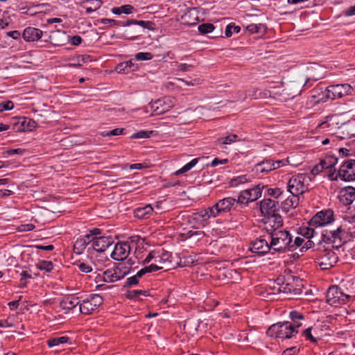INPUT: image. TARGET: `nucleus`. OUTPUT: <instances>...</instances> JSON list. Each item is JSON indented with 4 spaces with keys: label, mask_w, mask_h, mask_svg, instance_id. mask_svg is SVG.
<instances>
[{
    "label": "nucleus",
    "mask_w": 355,
    "mask_h": 355,
    "mask_svg": "<svg viewBox=\"0 0 355 355\" xmlns=\"http://www.w3.org/2000/svg\"><path fill=\"white\" fill-rule=\"evenodd\" d=\"M18 314L10 315L6 319L0 320V327L1 328H17L19 323Z\"/></svg>",
    "instance_id": "nucleus-29"
},
{
    "label": "nucleus",
    "mask_w": 355,
    "mask_h": 355,
    "mask_svg": "<svg viewBox=\"0 0 355 355\" xmlns=\"http://www.w3.org/2000/svg\"><path fill=\"white\" fill-rule=\"evenodd\" d=\"M156 257L157 258H156L155 263L158 264V266H162L163 268L171 266L172 255L169 252L164 250H157Z\"/></svg>",
    "instance_id": "nucleus-23"
},
{
    "label": "nucleus",
    "mask_w": 355,
    "mask_h": 355,
    "mask_svg": "<svg viewBox=\"0 0 355 355\" xmlns=\"http://www.w3.org/2000/svg\"><path fill=\"white\" fill-rule=\"evenodd\" d=\"M103 303V297L99 294H89L80 300V312L85 315L92 314Z\"/></svg>",
    "instance_id": "nucleus-7"
},
{
    "label": "nucleus",
    "mask_w": 355,
    "mask_h": 355,
    "mask_svg": "<svg viewBox=\"0 0 355 355\" xmlns=\"http://www.w3.org/2000/svg\"><path fill=\"white\" fill-rule=\"evenodd\" d=\"M198 158L193 159L191 162H189V163L185 164L182 168H181L180 169L177 171L175 172V174L177 175H179L183 174V173L189 171V170H191L193 167H194L196 166V164L198 163Z\"/></svg>",
    "instance_id": "nucleus-36"
},
{
    "label": "nucleus",
    "mask_w": 355,
    "mask_h": 355,
    "mask_svg": "<svg viewBox=\"0 0 355 355\" xmlns=\"http://www.w3.org/2000/svg\"><path fill=\"white\" fill-rule=\"evenodd\" d=\"M69 340L70 338L67 336L55 337L49 338L46 341V343L49 347H53L61 344L67 343L69 341Z\"/></svg>",
    "instance_id": "nucleus-31"
},
{
    "label": "nucleus",
    "mask_w": 355,
    "mask_h": 355,
    "mask_svg": "<svg viewBox=\"0 0 355 355\" xmlns=\"http://www.w3.org/2000/svg\"><path fill=\"white\" fill-rule=\"evenodd\" d=\"M261 196V190L259 187L242 191L237 198L239 204L247 205L249 202H253Z\"/></svg>",
    "instance_id": "nucleus-14"
},
{
    "label": "nucleus",
    "mask_w": 355,
    "mask_h": 355,
    "mask_svg": "<svg viewBox=\"0 0 355 355\" xmlns=\"http://www.w3.org/2000/svg\"><path fill=\"white\" fill-rule=\"evenodd\" d=\"M349 295L344 294L336 286H331L327 293V301L331 306L345 304L349 301Z\"/></svg>",
    "instance_id": "nucleus-11"
},
{
    "label": "nucleus",
    "mask_w": 355,
    "mask_h": 355,
    "mask_svg": "<svg viewBox=\"0 0 355 355\" xmlns=\"http://www.w3.org/2000/svg\"><path fill=\"white\" fill-rule=\"evenodd\" d=\"M324 171V166H322V163L320 162L319 164H316L311 170V173L313 175H316L319 174L320 173Z\"/></svg>",
    "instance_id": "nucleus-62"
},
{
    "label": "nucleus",
    "mask_w": 355,
    "mask_h": 355,
    "mask_svg": "<svg viewBox=\"0 0 355 355\" xmlns=\"http://www.w3.org/2000/svg\"><path fill=\"white\" fill-rule=\"evenodd\" d=\"M37 268L40 270H45L49 272L53 269V264L51 261L43 260L38 262Z\"/></svg>",
    "instance_id": "nucleus-37"
},
{
    "label": "nucleus",
    "mask_w": 355,
    "mask_h": 355,
    "mask_svg": "<svg viewBox=\"0 0 355 355\" xmlns=\"http://www.w3.org/2000/svg\"><path fill=\"white\" fill-rule=\"evenodd\" d=\"M130 272V268L123 263H118L113 268H108L103 273V281L113 283L124 278Z\"/></svg>",
    "instance_id": "nucleus-8"
},
{
    "label": "nucleus",
    "mask_w": 355,
    "mask_h": 355,
    "mask_svg": "<svg viewBox=\"0 0 355 355\" xmlns=\"http://www.w3.org/2000/svg\"><path fill=\"white\" fill-rule=\"evenodd\" d=\"M43 31L39 28L28 26L26 28L22 33V37L26 42H35L42 38Z\"/></svg>",
    "instance_id": "nucleus-21"
},
{
    "label": "nucleus",
    "mask_w": 355,
    "mask_h": 355,
    "mask_svg": "<svg viewBox=\"0 0 355 355\" xmlns=\"http://www.w3.org/2000/svg\"><path fill=\"white\" fill-rule=\"evenodd\" d=\"M124 129L123 128H115L112 130L108 131L103 134V136L109 137V136H115V135H120L123 133Z\"/></svg>",
    "instance_id": "nucleus-57"
},
{
    "label": "nucleus",
    "mask_w": 355,
    "mask_h": 355,
    "mask_svg": "<svg viewBox=\"0 0 355 355\" xmlns=\"http://www.w3.org/2000/svg\"><path fill=\"white\" fill-rule=\"evenodd\" d=\"M299 202L300 196L292 195L291 196H288L282 202V208L284 211L287 212L291 209L297 207V206L299 205Z\"/></svg>",
    "instance_id": "nucleus-26"
},
{
    "label": "nucleus",
    "mask_w": 355,
    "mask_h": 355,
    "mask_svg": "<svg viewBox=\"0 0 355 355\" xmlns=\"http://www.w3.org/2000/svg\"><path fill=\"white\" fill-rule=\"evenodd\" d=\"M296 327L290 322H278L271 325L266 331L268 336L288 339L297 334Z\"/></svg>",
    "instance_id": "nucleus-3"
},
{
    "label": "nucleus",
    "mask_w": 355,
    "mask_h": 355,
    "mask_svg": "<svg viewBox=\"0 0 355 355\" xmlns=\"http://www.w3.org/2000/svg\"><path fill=\"white\" fill-rule=\"evenodd\" d=\"M115 70L118 73H128L130 71L127 68V63H125V62L118 64L115 67Z\"/></svg>",
    "instance_id": "nucleus-56"
},
{
    "label": "nucleus",
    "mask_w": 355,
    "mask_h": 355,
    "mask_svg": "<svg viewBox=\"0 0 355 355\" xmlns=\"http://www.w3.org/2000/svg\"><path fill=\"white\" fill-rule=\"evenodd\" d=\"M290 317H291V320L293 321V322H294L293 325L296 327V329L298 328L301 325L300 323H298V321L303 320L304 318V316L302 313H301L297 311H292L290 313Z\"/></svg>",
    "instance_id": "nucleus-38"
},
{
    "label": "nucleus",
    "mask_w": 355,
    "mask_h": 355,
    "mask_svg": "<svg viewBox=\"0 0 355 355\" xmlns=\"http://www.w3.org/2000/svg\"><path fill=\"white\" fill-rule=\"evenodd\" d=\"M338 198L344 205H351L355 200V188L353 187L343 188L340 191Z\"/></svg>",
    "instance_id": "nucleus-20"
},
{
    "label": "nucleus",
    "mask_w": 355,
    "mask_h": 355,
    "mask_svg": "<svg viewBox=\"0 0 355 355\" xmlns=\"http://www.w3.org/2000/svg\"><path fill=\"white\" fill-rule=\"evenodd\" d=\"M153 207L150 205H146L135 209L134 214L136 218L144 219L148 218L153 214Z\"/></svg>",
    "instance_id": "nucleus-27"
},
{
    "label": "nucleus",
    "mask_w": 355,
    "mask_h": 355,
    "mask_svg": "<svg viewBox=\"0 0 355 355\" xmlns=\"http://www.w3.org/2000/svg\"><path fill=\"white\" fill-rule=\"evenodd\" d=\"M261 214L266 217L277 214L279 204L272 199H264L260 203Z\"/></svg>",
    "instance_id": "nucleus-17"
},
{
    "label": "nucleus",
    "mask_w": 355,
    "mask_h": 355,
    "mask_svg": "<svg viewBox=\"0 0 355 355\" xmlns=\"http://www.w3.org/2000/svg\"><path fill=\"white\" fill-rule=\"evenodd\" d=\"M311 330L312 329L311 327L307 328L304 331L303 335L304 336L306 340H309L312 343H316L317 339L312 335Z\"/></svg>",
    "instance_id": "nucleus-55"
},
{
    "label": "nucleus",
    "mask_w": 355,
    "mask_h": 355,
    "mask_svg": "<svg viewBox=\"0 0 355 355\" xmlns=\"http://www.w3.org/2000/svg\"><path fill=\"white\" fill-rule=\"evenodd\" d=\"M153 134V131L148 130H140L137 132L134 133L132 136V139H144L149 138Z\"/></svg>",
    "instance_id": "nucleus-43"
},
{
    "label": "nucleus",
    "mask_w": 355,
    "mask_h": 355,
    "mask_svg": "<svg viewBox=\"0 0 355 355\" xmlns=\"http://www.w3.org/2000/svg\"><path fill=\"white\" fill-rule=\"evenodd\" d=\"M215 27L212 24L205 23L202 24L198 26V31L202 34H207L212 32L214 30Z\"/></svg>",
    "instance_id": "nucleus-41"
},
{
    "label": "nucleus",
    "mask_w": 355,
    "mask_h": 355,
    "mask_svg": "<svg viewBox=\"0 0 355 355\" xmlns=\"http://www.w3.org/2000/svg\"><path fill=\"white\" fill-rule=\"evenodd\" d=\"M175 103L174 98L165 96L162 98L157 99L149 104L154 115H160L171 109Z\"/></svg>",
    "instance_id": "nucleus-9"
},
{
    "label": "nucleus",
    "mask_w": 355,
    "mask_h": 355,
    "mask_svg": "<svg viewBox=\"0 0 355 355\" xmlns=\"http://www.w3.org/2000/svg\"><path fill=\"white\" fill-rule=\"evenodd\" d=\"M305 242V239L304 238L297 236L294 241H293V236H291V249L290 251L293 252L297 248H300L304 245Z\"/></svg>",
    "instance_id": "nucleus-40"
},
{
    "label": "nucleus",
    "mask_w": 355,
    "mask_h": 355,
    "mask_svg": "<svg viewBox=\"0 0 355 355\" xmlns=\"http://www.w3.org/2000/svg\"><path fill=\"white\" fill-rule=\"evenodd\" d=\"M265 230L270 235L272 232L282 230L283 220L282 216L277 214L265 218Z\"/></svg>",
    "instance_id": "nucleus-16"
},
{
    "label": "nucleus",
    "mask_w": 355,
    "mask_h": 355,
    "mask_svg": "<svg viewBox=\"0 0 355 355\" xmlns=\"http://www.w3.org/2000/svg\"><path fill=\"white\" fill-rule=\"evenodd\" d=\"M14 107V103L11 101H6L0 103V112L6 110H11Z\"/></svg>",
    "instance_id": "nucleus-49"
},
{
    "label": "nucleus",
    "mask_w": 355,
    "mask_h": 355,
    "mask_svg": "<svg viewBox=\"0 0 355 355\" xmlns=\"http://www.w3.org/2000/svg\"><path fill=\"white\" fill-rule=\"evenodd\" d=\"M250 249L252 252L258 254H265L272 250L268 240L261 237L252 241Z\"/></svg>",
    "instance_id": "nucleus-18"
},
{
    "label": "nucleus",
    "mask_w": 355,
    "mask_h": 355,
    "mask_svg": "<svg viewBox=\"0 0 355 355\" xmlns=\"http://www.w3.org/2000/svg\"><path fill=\"white\" fill-rule=\"evenodd\" d=\"M133 24L139 25L141 27H143L144 28L150 29L151 26L153 24L152 21H142V20L138 21L136 19H130V20L126 21L125 23H123V26H128L133 25Z\"/></svg>",
    "instance_id": "nucleus-32"
},
{
    "label": "nucleus",
    "mask_w": 355,
    "mask_h": 355,
    "mask_svg": "<svg viewBox=\"0 0 355 355\" xmlns=\"http://www.w3.org/2000/svg\"><path fill=\"white\" fill-rule=\"evenodd\" d=\"M156 255H157V250L151 251L150 252L148 253V254L144 259V261H142V264L148 263L153 260H154V261L155 262L156 258H157V257H156Z\"/></svg>",
    "instance_id": "nucleus-51"
},
{
    "label": "nucleus",
    "mask_w": 355,
    "mask_h": 355,
    "mask_svg": "<svg viewBox=\"0 0 355 355\" xmlns=\"http://www.w3.org/2000/svg\"><path fill=\"white\" fill-rule=\"evenodd\" d=\"M153 58L152 53L148 52H139L135 55L136 60H149Z\"/></svg>",
    "instance_id": "nucleus-47"
},
{
    "label": "nucleus",
    "mask_w": 355,
    "mask_h": 355,
    "mask_svg": "<svg viewBox=\"0 0 355 355\" xmlns=\"http://www.w3.org/2000/svg\"><path fill=\"white\" fill-rule=\"evenodd\" d=\"M327 171V176L330 180H337L339 178L338 172L336 173V170L334 168L325 169Z\"/></svg>",
    "instance_id": "nucleus-50"
},
{
    "label": "nucleus",
    "mask_w": 355,
    "mask_h": 355,
    "mask_svg": "<svg viewBox=\"0 0 355 355\" xmlns=\"http://www.w3.org/2000/svg\"><path fill=\"white\" fill-rule=\"evenodd\" d=\"M207 211L209 214V218L211 216L216 217L219 213H220L219 209L216 208V204L214 206L207 208Z\"/></svg>",
    "instance_id": "nucleus-61"
},
{
    "label": "nucleus",
    "mask_w": 355,
    "mask_h": 355,
    "mask_svg": "<svg viewBox=\"0 0 355 355\" xmlns=\"http://www.w3.org/2000/svg\"><path fill=\"white\" fill-rule=\"evenodd\" d=\"M334 211L330 209H324L316 213L310 220L309 224L313 227H323L331 224L334 220Z\"/></svg>",
    "instance_id": "nucleus-10"
},
{
    "label": "nucleus",
    "mask_w": 355,
    "mask_h": 355,
    "mask_svg": "<svg viewBox=\"0 0 355 355\" xmlns=\"http://www.w3.org/2000/svg\"><path fill=\"white\" fill-rule=\"evenodd\" d=\"M26 124V128L28 130H32L36 127V122L32 119H25L23 121V125Z\"/></svg>",
    "instance_id": "nucleus-64"
},
{
    "label": "nucleus",
    "mask_w": 355,
    "mask_h": 355,
    "mask_svg": "<svg viewBox=\"0 0 355 355\" xmlns=\"http://www.w3.org/2000/svg\"><path fill=\"white\" fill-rule=\"evenodd\" d=\"M308 240L304 242V245L302 246V248L300 249V251L301 252H305L307 250L311 248L314 245V242L310 240L309 239H307Z\"/></svg>",
    "instance_id": "nucleus-60"
},
{
    "label": "nucleus",
    "mask_w": 355,
    "mask_h": 355,
    "mask_svg": "<svg viewBox=\"0 0 355 355\" xmlns=\"http://www.w3.org/2000/svg\"><path fill=\"white\" fill-rule=\"evenodd\" d=\"M270 246L272 248V253L286 252L290 251L291 243V234L289 231L286 230H280L275 232H272L269 235Z\"/></svg>",
    "instance_id": "nucleus-1"
},
{
    "label": "nucleus",
    "mask_w": 355,
    "mask_h": 355,
    "mask_svg": "<svg viewBox=\"0 0 355 355\" xmlns=\"http://www.w3.org/2000/svg\"><path fill=\"white\" fill-rule=\"evenodd\" d=\"M338 261L337 254L329 246H322L317 253V262L322 270H328L334 267Z\"/></svg>",
    "instance_id": "nucleus-5"
},
{
    "label": "nucleus",
    "mask_w": 355,
    "mask_h": 355,
    "mask_svg": "<svg viewBox=\"0 0 355 355\" xmlns=\"http://www.w3.org/2000/svg\"><path fill=\"white\" fill-rule=\"evenodd\" d=\"M346 231L339 226L334 230H324L321 234L320 242L331 245L333 249H339L346 242Z\"/></svg>",
    "instance_id": "nucleus-2"
},
{
    "label": "nucleus",
    "mask_w": 355,
    "mask_h": 355,
    "mask_svg": "<svg viewBox=\"0 0 355 355\" xmlns=\"http://www.w3.org/2000/svg\"><path fill=\"white\" fill-rule=\"evenodd\" d=\"M354 89L349 84H338L327 87L322 92L321 100L341 98L345 96L352 95Z\"/></svg>",
    "instance_id": "nucleus-6"
},
{
    "label": "nucleus",
    "mask_w": 355,
    "mask_h": 355,
    "mask_svg": "<svg viewBox=\"0 0 355 355\" xmlns=\"http://www.w3.org/2000/svg\"><path fill=\"white\" fill-rule=\"evenodd\" d=\"M101 233L100 229L94 228L89 231V233L86 234L87 236H89L91 241H93L94 239L98 238Z\"/></svg>",
    "instance_id": "nucleus-53"
},
{
    "label": "nucleus",
    "mask_w": 355,
    "mask_h": 355,
    "mask_svg": "<svg viewBox=\"0 0 355 355\" xmlns=\"http://www.w3.org/2000/svg\"><path fill=\"white\" fill-rule=\"evenodd\" d=\"M135 10V8L129 4L123 5L121 6V14L129 15L131 14Z\"/></svg>",
    "instance_id": "nucleus-59"
},
{
    "label": "nucleus",
    "mask_w": 355,
    "mask_h": 355,
    "mask_svg": "<svg viewBox=\"0 0 355 355\" xmlns=\"http://www.w3.org/2000/svg\"><path fill=\"white\" fill-rule=\"evenodd\" d=\"M99 21L101 24H102L103 25H107L109 26H123V24H121L120 21H116L115 19H112L103 18V19H101Z\"/></svg>",
    "instance_id": "nucleus-46"
},
{
    "label": "nucleus",
    "mask_w": 355,
    "mask_h": 355,
    "mask_svg": "<svg viewBox=\"0 0 355 355\" xmlns=\"http://www.w3.org/2000/svg\"><path fill=\"white\" fill-rule=\"evenodd\" d=\"M295 289L293 288V286L289 283L282 284V285L277 286V293H283L286 294L291 293Z\"/></svg>",
    "instance_id": "nucleus-42"
},
{
    "label": "nucleus",
    "mask_w": 355,
    "mask_h": 355,
    "mask_svg": "<svg viewBox=\"0 0 355 355\" xmlns=\"http://www.w3.org/2000/svg\"><path fill=\"white\" fill-rule=\"evenodd\" d=\"M198 158L193 159L191 162H189V163L185 164L182 168H181L180 169L177 171L175 172V174L177 175H179L183 174V173L189 171V170H191L193 167H194L196 166V164L198 163Z\"/></svg>",
    "instance_id": "nucleus-34"
},
{
    "label": "nucleus",
    "mask_w": 355,
    "mask_h": 355,
    "mask_svg": "<svg viewBox=\"0 0 355 355\" xmlns=\"http://www.w3.org/2000/svg\"><path fill=\"white\" fill-rule=\"evenodd\" d=\"M311 227H304L300 229V234L306 239H311L313 237L315 234V230Z\"/></svg>",
    "instance_id": "nucleus-44"
},
{
    "label": "nucleus",
    "mask_w": 355,
    "mask_h": 355,
    "mask_svg": "<svg viewBox=\"0 0 355 355\" xmlns=\"http://www.w3.org/2000/svg\"><path fill=\"white\" fill-rule=\"evenodd\" d=\"M238 204L239 202H237V199L227 197L218 200L216 203V208L219 209L220 212H228Z\"/></svg>",
    "instance_id": "nucleus-22"
},
{
    "label": "nucleus",
    "mask_w": 355,
    "mask_h": 355,
    "mask_svg": "<svg viewBox=\"0 0 355 355\" xmlns=\"http://www.w3.org/2000/svg\"><path fill=\"white\" fill-rule=\"evenodd\" d=\"M92 243L89 236H87L86 235L82 238L78 239L74 245H73V250L77 254H81L86 248V247Z\"/></svg>",
    "instance_id": "nucleus-28"
},
{
    "label": "nucleus",
    "mask_w": 355,
    "mask_h": 355,
    "mask_svg": "<svg viewBox=\"0 0 355 355\" xmlns=\"http://www.w3.org/2000/svg\"><path fill=\"white\" fill-rule=\"evenodd\" d=\"M338 175L345 182L355 180V159L345 160L338 170Z\"/></svg>",
    "instance_id": "nucleus-13"
},
{
    "label": "nucleus",
    "mask_w": 355,
    "mask_h": 355,
    "mask_svg": "<svg viewBox=\"0 0 355 355\" xmlns=\"http://www.w3.org/2000/svg\"><path fill=\"white\" fill-rule=\"evenodd\" d=\"M232 29H234V33H239L241 31V28L239 26H235L234 24H230L226 26L225 34L227 37H230L232 35Z\"/></svg>",
    "instance_id": "nucleus-45"
},
{
    "label": "nucleus",
    "mask_w": 355,
    "mask_h": 355,
    "mask_svg": "<svg viewBox=\"0 0 355 355\" xmlns=\"http://www.w3.org/2000/svg\"><path fill=\"white\" fill-rule=\"evenodd\" d=\"M318 128L326 131H329L332 134H334L335 130L338 128V123L336 122L334 116H328L325 121H323L318 125Z\"/></svg>",
    "instance_id": "nucleus-25"
},
{
    "label": "nucleus",
    "mask_w": 355,
    "mask_h": 355,
    "mask_svg": "<svg viewBox=\"0 0 355 355\" xmlns=\"http://www.w3.org/2000/svg\"><path fill=\"white\" fill-rule=\"evenodd\" d=\"M130 252V245L128 242H118L111 253V257L116 261L125 259Z\"/></svg>",
    "instance_id": "nucleus-15"
},
{
    "label": "nucleus",
    "mask_w": 355,
    "mask_h": 355,
    "mask_svg": "<svg viewBox=\"0 0 355 355\" xmlns=\"http://www.w3.org/2000/svg\"><path fill=\"white\" fill-rule=\"evenodd\" d=\"M263 28H264V26L261 24H251L246 27V29L251 33H257L260 32Z\"/></svg>",
    "instance_id": "nucleus-48"
},
{
    "label": "nucleus",
    "mask_w": 355,
    "mask_h": 355,
    "mask_svg": "<svg viewBox=\"0 0 355 355\" xmlns=\"http://www.w3.org/2000/svg\"><path fill=\"white\" fill-rule=\"evenodd\" d=\"M80 300L79 297H75L73 295H69L65 297L60 302V306L63 309L71 310L74 309L77 305L80 306Z\"/></svg>",
    "instance_id": "nucleus-24"
},
{
    "label": "nucleus",
    "mask_w": 355,
    "mask_h": 355,
    "mask_svg": "<svg viewBox=\"0 0 355 355\" xmlns=\"http://www.w3.org/2000/svg\"><path fill=\"white\" fill-rule=\"evenodd\" d=\"M139 277H137V275L130 277L126 279L125 287H130L132 286L137 285L139 283Z\"/></svg>",
    "instance_id": "nucleus-52"
},
{
    "label": "nucleus",
    "mask_w": 355,
    "mask_h": 355,
    "mask_svg": "<svg viewBox=\"0 0 355 355\" xmlns=\"http://www.w3.org/2000/svg\"><path fill=\"white\" fill-rule=\"evenodd\" d=\"M141 295L146 297L149 295V293L147 291L142 290L129 291L126 293V297L130 300H142Z\"/></svg>",
    "instance_id": "nucleus-30"
},
{
    "label": "nucleus",
    "mask_w": 355,
    "mask_h": 355,
    "mask_svg": "<svg viewBox=\"0 0 355 355\" xmlns=\"http://www.w3.org/2000/svg\"><path fill=\"white\" fill-rule=\"evenodd\" d=\"M310 180L305 173L293 175L288 182V191L292 195L300 196L308 191V182Z\"/></svg>",
    "instance_id": "nucleus-4"
},
{
    "label": "nucleus",
    "mask_w": 355,
    "mask_h": 355,
    "mask_svg": "<svg viewBox=\"0 0 355 355\" xmlns=\"http://www.w3.org/2000/svg\"><path fill=\"white\" fill-rule=\"evenodd\" d=\"M238 139V135L235 134H231L227 135L225 137H222L218 139V142L220 144H231L235 142Z\"/></svg>",
    "instance_id": "nucleus-39"
},
{
    "label": "nucleus",
    "mask_w": 355,
    "mask_h": 355,
    "mask_svg": "<svg viewBox=\"0 0 355 355\" xmlns=\"http://www.w3.org/2000/svg\"><path fill=\"white\" fill-rule=\"evenodd\" d=\"M78 268L80 270V271L85 273H88L92 271V266L85 263H80V264H78Z\"/></svg>",
    "instance_id": "nucleus-63"
},
{
    "label": "nucleus",
    "mask_w": 355,
    "mask_h": 355,
    "mask_svg": "<svg viewBox=\"0 0 355 355\" xmlns=\"http://www.w3.org/2000/svg\"><path fill=\"white\" fill-rule=\"evenodd\" d=\"M113 243L114 240L112 236H99L92 241V245L94 250L97 252H104L107 248L113 244Z\"/></svg>",
    "instance_id": "nucleus-19"
},
{
    "label": "nucleus",
    "mask_w": 355,
    "mask_h": 355,
    "mask_svg": "<svg viewBox=\"0 0 355 355\" xmlns=\"http://www.w3.org/2000/svg\"><path fill=\"white\" fill-rule=\"evenodd\" d=\"M198 158L193 159L191 162H189V163L185 164L182 168H181L180 169L177 171L175 172V174L177 175H179L183 174V173L189 171V170H191L193 167H194L196 166V164L198 163Z\"/></svg>",
    "instance_id": "nucleus-35"
},
{
    "label": "nucleus",
    "mask_w": 355,
    "mask_h": 355,
    "mask_svg": "<svg viewBox=\"0 0 355 355\" xmlns=\"http://www.w3.org/2000/svg\"><path fill=\"white\" fill-rule=\"evenodd\" d=\"M268 195L273 196L276 198H279L281 196H283L284 191L281 190V189L276 188V189H269L268 190Z\"/></svg>",
    "instance_id": "nucleus-58"
},
{
    "label": "nucleus",
    "mask_w": 355,
    "mask_h": 355,
    "mask_svg": "<svg viewBox=\"0 0 355 355\" xmlns=\"http://www.w3.org/2000/svg\"><path fill=\"white\" fill-rule=\"evenodd\" d=\"M145 268H146V271L147 273L156 272L157 270L163 269L162 266H158V264H157L155 263H152L148 266H145Z\"/></svg>",
    "instance_id": "nucleus-54"
},
{
    "label": "nucleus",
    "mask_w": 355,
    "mask_h": 355,
    "mask_svg": "<svg viewBox=\"0 0 355 355\" xmlns=\"http://www.w3.org/2000/svg\"><path fill=\"white\" fill-rule=\"evenodd\" d=\"M338 159L334 155L326 156L320 160L324 169L331 168L336 164Z\"/></svg>",
    "instance_id": "nucleus-33"
},
{
    "label": "nucleus",
    "mask_w": 355,
    "mask_h": 355,
    "mask_svg": "<svg viewBox=\"0 0 355 355\" xmlns=\"http://www.w3.org/2000/svg\"><path fill=\"white\" fill-rule=\"evenodd\" d=\"M288 160H272L270 159H265L262 162L257 163L254 166V169L257 172L267 173L271 171L279 168L281 166H285Z\"/></svg>",
    "instance_id": "nucleus-12"
}]
</instances>
